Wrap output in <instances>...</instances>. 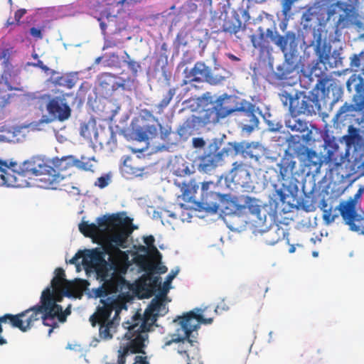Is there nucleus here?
<instances>
[{"label":"nucleus","mask_w":364,"mask_h":364,"mask_svg":"<svg viewBox=\"0 0 364 364\" xmlns=\"http://www.w3.org/2000/svg\"><path fill=\"white\" fill-rule=\"evenodd\" d=\"M41 311L38 304H36L17 314H6L0 316V346L7 343L6 339L2 336L3 328L1 323H9L13 328H16L23 332L30 330L34 323L40 320Z\"/></svg>","instance_id":"7"},{"label":"nucleus","mask_w":364,"mask_h":364,"mask_svg":"<svg viewBox=\"0 0 364 364\" xmlns=\"http://www.w3.org/2000/svg\"><path fill=\"white\" fill-rule=\"evenodd\" d=\"M318 51L319 53L318 57L321 62L326 63L329 61L331 55H330V50L328 53H325L324 52H321L319 50V46H317Z\"/></svg>","instance_id":"59"},{"label":"nucleus","mask_w":364,"mask_h":364,"mask_svg":"<svg viewBox=\"0 0 364 364\" xmlns=\"http://www.w3.org/2000/svg\"><path fill=\"white\" fill-rule=\"evenodd\" d=\"M13 165V163L9 165L6 161L0 159V185L11 186V178H12V176L9 173V171L10 166Z\"/></svg>","instance_id":"39"},{"label":"nucleus","mask_w":364,"mask_h":364,"mask_svg":"<svg viewBox=\"0 0 364 364\" xmlns=\"http://www.w3.org/2000/svg\"><path fill=\"white\" fill-rule=\"evenodd\" d=\"M43 28H39L36 27H32L30 29V34L36 39H42L43 38Z\"/></svg>","instance_id":"56"},{"label":"nucleus","mask_w":364,"mask_h":364,"mask_svg":"<svg viewBox=\"0 0 364 364\" xmlns=\"http://www.w3.org/2000/svg\"><path fill=\"white\" fill-rule=\"evenodd\" d=\"M239 152L255 161H259L264 154L263 148L258 144L228 142L224 145L222 140L215 138L199 158L198 169L205 173L210 172L221 166L225 157Z\"/></svg>","instance_id":"2"},{"label":"nucleus","mask_w":364,"mask_h":364,"mask_svg":"<svg viewBox=\"0 0 364 364\" xmlns=\"http://www.w3.org/2000/svg\"><path fill=\"white\" fill-rule=\"evenodd\" d=\"M99 80L100 86L105 92L106 95H111L120 87H124V84L121 82L120 78L111 73H102Z\"/></svg>","instance_id":"26"},{"label":"nucleus","mask_w":364,"mask_h":364,"mask_svg":"<svg viewBox=\"0 0 364 364\" xmlns=\"http://www.w3.org/2000/svg\"><path fill=\"white\" fill-rule=\"evenodd\" d=\"M21 171L25 174L39 176L38 181L42 183L40 186L43 188L50 187L52 182L55 181V176L48 173L49 171H52L51 166L46 164L40 158H32L25 161L22 164Z\"/></svg>","instance_id":"9"},{"label":"nucleus","mask_w":364,"mask_h":364,"mask_svg":"<svg viewBox=\"0 0 364 364\" xmlns=\"http://www.w3.org/2000/svg\"><path fill=\"white\" fill-rule=\"evenodd\" d=\"M230 76V73L222 67H215L210 69V73L207 78V82L212 85L221 84Z\"/></svg>","instance_id":"33"},{"label":"nucleus","mask_w":364,"mask_h":364,"mask_svg":"<svg viewBox=\"0 0 364 364\" xmlns=\"http://www.w3.org/2000/svg\"><path fill=\"white\" fill-rule=\"evenodd\" d=\"M324 146L326 149L324 161L329 164L331 168H337L344 163L345 156L339 150V146L334 140H325Z\"/></svg>","instance_id":"19"},{"label":"nucleus","mask_w":364,"mask_h":364,"mask_svg":"<svg viewBox=\"0 0 364 364\" xmlns=\"http://www.w3.org/2000/svg\"><path fill=\"white\" fill-rule=\"evenodd\" d=\"M176 87L169 89L166 95H165L162 100L156 105L158 114H161L164 109L169 105L173 96L176 95Z\"/></svg>","instance_id":"46"},{"label":"nucleus","mask_w":364,"mask_h":364,"mask_svg":"<svg viewBox=\"0 0 364 364\" xmlns=\"http://www.w3.org/2000/svg\"><path fill=\"white\" fill-rule=\"evenodd\" d=\"M12 48H4L0 53V61L2 60V78L7 80L11 77L14 73V67L11 63V54Z\"/></svg>","instance_id":"31"},{"label":"nucleus","mask_w":364,"mask_h":364,"mask_svg":"<svg viewBox=\"0 0 364 364\" xmlns=\"http://www.w3.org/2000/svg\"><path fill=\"white\" fill-rule=\"evenodd\" d=\"M95 184L97 186H98L100 188H103L108 185L107 178H106L105 177L101 176L97 178V182H96Z\"/></svg>","instance_id":"63"},{"label":"nucleus","mask_w":364,"mask_h":364,"mask_svg":"<svg viewBox=\"0 0 364 364\" xmlns=\"http://www.w3.org/2000/svg\"><path fill=\"white\" fill-rule=\"evenodd\" d=\"M308 11H326L327 20H329L331 17L336 13V11H343V4L338 1L336 4H331L327 9L321 6H317L312 7L309 9Z\"/></svg>","instance_id":"45"},{"label":"nucleus","mask_w":364,"mask_h":364,"mask_svg":"<svg viewBox=\"0 0 364 364\" xmlns=\"http://www.w3.org/2000/svg\"><path fill=\"white\" fill-rule=\"evenodd\" d=\"M83 252L85 255L82 264L92 267L104 261L105 259V255H107L102 247L101 248L96 247L92 250H85Z\"/></svg>","instance_id":"28"},{"label":"nucleus","mask_w":364,"mask_h":364,"mask_svg":"<svg viewBox=\"0 0 364 364\" xmlns=\"http://www.w3.org/2000/svg\"><path fill=\"white\" fill-rule=\"evenodd\" d=\"M62 296H55L50 287H46L42 292L38 308L41 311L40 319L43 324L50 327L48 334L53 332L54 328L58 326L55 321L57 318L60 322H64L68 315L70 314V310L67 308L63 311V308L57 302L61 301Z\"/></svg>","instance_id":"5"},{"label":"nucleus","mask_w":364,"mask_h":364,"mask_svg":"<svg viewBox=\"0 0 364 364\" xmlns=\"http://www.w3.org/2000/svg\"><path fill=\"white\" fill-rule=\"evenodd\" d=\"M133 364H149L146 356L136 355L134 358V363Z\"/></svg>","instance_id":"62"},{"label":"nucleus","mask_w":364,"mask_h":364,"mask_svg":"<svg viewBox=\"0 0 364 364\" xmlns=\"http://www.w3.org/2000/svg\"><path fill=\"white\" fill-rule=\"evenodd\" d=\"M361 65L364 66V51L360 52L359 54H354L350 58V66L358 69L360 68Z\"/></svg>","instance_id":"48"},{"label":"nucleus","mask_w":364,"mask_h":364,"mask_svg":"<svg viewBox=\"0 0 364 364\" xmlns=\"http://www.w3.org/2000/svg\"><path fill=\"white\" fill-rule=\"evenodd\" d=\"M127 282L125 279L120 275H112L110 278L104 280L101 287L97 288L95 291V296L101 299H105L111 294H116L122 291Z\"/></svg>","instance_id":"14"},{"label":"nucleus","mask_w":364,"mask_h":364,"mask_svg":"<svg viewBox=\"0 0 364 364\" xmlns=\"http://www.w3.org/2000/svg\"><path fill=\"white\" fill-rule=\"evenodd\" d=\"M165 294L160 296H156L154 298L150 304L148 306L153 311L159 314V316L165 315L168 309L164 303Z\"/></svg>","instance_id":"40"},{"label":"nucleus","mask_w":364,"mask_h":364,"mask_svg":"<svg viewBox=\"0 0 364 364\" xmlns=\"http://www.w3.org/2000/svg\"><path fill=\"white\" fill-rule=\"evenodd\" d=\"M239 103L236 97L225 94L220 96L214 105L218 109V112L220 113V114L225 118L236 112Z\"/></svg>","instance_id":"20"},{"label":"nucleus","mask_w":364,"mask_h":364,"mask_svg":"<svg viewBox=\"0 0 364 364\" xmlns=\"http://www.w3.org/2000/svg\"><path fill=\"white\" fill-rule=\"evenodd\" d=\"M149 285L153 288L161 286V281L159 277L149 278Z\"/></svg>","instance_id":"64"},{"label":"nucleus","mask_w":364,"mask_h":364,"mask_svg":"<svg viewBox=\"0 0 364 364\" xmlns=\"http://www.w3.org/2000/svg\"><path fill=\"white\" fill-rule=\"evenodd\" d=\"M210 184L213 182H203L201 187V198L197 203V206L195 207L196 210L199 211L205 210L210 213H216L218 210V198L219 195L214 192H208Z\"/></svg>","instance_id":"15"},{"label":"nucleus","mask_w":364,"mask_h":364,"mask_svg":"<svg viewBox=\"0 0 364 364\" xmlns=\"http://www.w3.org/2000/svg\"><path fill=\"white\" fill-rule=\"evenodd\" d=\"M77 80L78 77L77 75L70 74L58 77L55 80V84L68 89H71L75 85Z\"/></svg>","instance_id":"42"},{"label":"nucleus","mask_w":364,"mask_h":364,"mask_svg":"<svg viewBox=\"0 0 364 364\" xmlns=\"http://www.w3.org/2000/svg\"><path fill=\"white\" fill-rule=\"evenodd\" d=\"M99 221L100 225H105V231H107V233L103 234L98 244L107 255H112L117 259L127 261V254L120 248L127 247V238L132 233V230L125 225V223L131 222L130 218L123 219L119 215L113 214Z\"/></svg>","instance_id":"4"},{"label":"nucleus","mask_w":364,"mask_h":364,"mask_svg":"<svg viewBox=\"0 0 364 364\" xmlns=\"http://www.w3.org/2000/svg\"><path fill=\"white\" fill-rule=\"evenodd\" d=\"M125 58L124 62L127 64L128 68L130 70L134 75H136L138 71L141 69V65L139 62H136L131 59L130 55L124 51Z\"/></svg>","instance_id":"47"},{"label":"nucleus","mask_w":364,"mask_h":364,"mask_svg":"<svg viewBox=\"0 0 364 364\" xmlns=\"http://www.w3.org/2000/svg\"><path fill=\"white\" fill-rule=\"evenodd\" d=\"M100 2H101V1H98L97 4H93V6L97 11H99L100 12V17L97 19L100 21V28L105 34V30L108 27H113L116 26L117 16L116 15H110L107 14V9H101V7H104L105 5L102 6Z\"/></svg>","instance_id":"30"},{"label":"nucleus","mask_w":364,"mask_h":364,"mask_svg":"<svg viewBox=\"0 0 364 364\" xmlns=\"http://www.w3.org/2000/svg\"><path fill=\"white\" fill-rule=\"evenodd\" d=\"M210 69L204 63L197 62L191 70L186 68L184 73L186 74V77L189 79V81L200 82L204 80L207 82Z\"/></svg>","instance_id":"25"},{"label":"nucleus","mask_w":364,"mask_h":364,"mask_svg":"<svg viewBox=\"0 0 364 364\" xmlns=\"http://www.w3.org/2000/svg\"><path fill=\"white\" fill-rule=\"evenodd\" d=\"M154 269H156L157 272H159V274H164L168 270L166 266L161 264H157L156 266L149 265V267H147V269L149 270H152Z\"/></svg>","instance_id":"60"},{"label":"nucleus","mask_w":364,"mask_h":364,"mask_svg":"<svg viewBox=\"0 0 364 364\" xmlns=\"http://www.w3.org/2000/svg\"><path fill=\"white\" fill-rule=\"evenodd\" d=\"M119 43H120L119 41H114V40H112V39L107 38L105 41L102 49L105 50V49L117 47L119 45Z\"/></svg>","instance_id":"57"},{"label":"nucleus","mask_w":364,"mask_h":364,"mask_svg":"<svg viewBox=\"0 0 364 364\" xmlns=\"http://www.w3.org/2000/svg\"><path fill=\"white\" fill-rule=\"evenodd\" d=\"M220 31L230 35L234 34L237 38L242 39V36L240 35V33L245 31V26H242L237 14L231 16L225 15Z\"/></svg>","instance_id":"21"},{"label":"nucleus","mask_w":364,"mask_h":364,"mask_svg":"<svg viewBox=\"0 0 364 364\" xmlns=\"http://www.w3.org/2000/svg\"><path fill=\"white\" fill-rule=\"evenodd\" d=\"M144 332L140 330L132 331L129 333V328L125 334V337L129 340V342L124 346H120L118 350V358L117 364H125L126 358L129 354L144 353L143 348L144 347L145 336Z\"/></svg>","instance_id":"10"},{"label":"nucleus","mask_w":364,"mask_h":364,"mask_svg":"<svg viewBox=\"0 0 364 364\" xmlns=\"http://www.w3.org/2000/svg\"><path fill=\"white\" fill-rule=\"evenodd\" d=\"M199 188V183L195 179L190 180L188 183H183L182 191V199L187 203L193 204V208L197 206L198 200L196 198V194Z\"/></svg>","instance_id":"29"},{"label":"nucleus","mask_w":364,"mask_h":364,"mask_svg":"<svg viewBox=\"0 0 364 364\" xmlns=\"http://www.w3.org/2000/svg\"><path fill=\"white\" fill-rule=\"evenodd\" d=\"M107 216L98 218L95 223H88V222L82 221L79 224V230L85 237L92 238L94 240H97L98 243L101 240V237L103 236L105 225H100V220L102 218H106Z\"/></svg>","instance_id":"22"},{"label":"nucleus","mask_w":364,"mask_h":364,"mask_svg":"<svg viewBox=\"0 0 364 364\" xmlns=\"http://www.w3.org/2000/svg\"><path fill=\"white\" fill-rule=\"evenodd\" d=\"M75 166L80 170L94 172L96 168L97 161L95 157L87 158L82 156L80 159H75Z\"/></svg>","instance_id":"38"},{"label":"nucleus","mask_w":364,"mask_h":364,"mask_svg":"<svg viewBox=\"0 0 364 364\" xmlns=\"http://www.w3.org/2000/svg\"><path fill=\"white\" fill-rule=\"evenodd\" d=\"M328 80L326 77H321L318 80L317 83L316 84L313 90L309 92V95H306L307 97H313L316 96L318 100V92L320 91L322 95H325L326 92H328L327 83ZM320 102V100H318Z\"/></svg>","instance_id":"43"},{"label":"nucleus","mask_w":364,"mask_h":364,"mask_svg":"<svg viewBox=\"0 0 364 364\" xmlns=\"http://www.w3.org/2000/svg\"><path fill=\"white\" fill-rule=\"evenodd\" d=\"M218 109L213 105L212 108L207 109L203 116L204 121L208 124H215L220 121V119H223Z\"/></svg>","instance_id":"44"},{"label":"nucleus","mask_w":364,"mask_h":364,"mask_svg":"<svg viewBox=\"0 0 364 364\" xmlns=\"http://www.w3.org/2000/svg\"><path fill=\"white\" fill-rule=\"evenodd\" d=\"M230 172L232 182L236 188H243L247 191L252 188L251 175L247 166L242 163L235 162Z\"/></svg>","instance_id":"16"},{"label":"nucleus","mask_w":364,"mask_h":364,"mask_svg":"<svg viewBox=\"0 0 364 364\" xmlns=\"http://www.w3.org/2000/svg\"><path fill=\"white\" fill-rule=\"evenodd\" d=\"M159 317V314L153 311L149 307L145 310L144 314L143 319H141V323L139 325V323H134L129 326V333H131L133 331H137L140 330L144 333L150 331L151 327L155 323Z\"/></svg>","instance_id":"27"},{"label":"nucleus","mask_w":364,"mask_h":364,"mask_svg":"<svg viewBox=\"0 0 364 364\" xmlns=\"http://www.w3.org/2000/svg\"><path fill=\"white\" fill-rule=\"evenodd\" d=\"M52 171H49L48 173L55 176V181L52 182L50 186L53 188L54 185L59 184L67 176H70V173L66 172L75 166V158L72 155L63 156L60 159L55 158L52 160Z\"/></svg>","instance_id":"12"},{"label":"nucleus","mask_w":364,"mask_h":364,"mask_svg":"<svg viewBox=\"0 0 364 364\" xmlns=\"http://www.w3.org/2000/svg\"><path fill=\"white\" fill-rule=\"evenodd\" d=\"M141 0H102L100 4H102V6L107 5V6H117L119 5L124 4V3H132V2H138Z\"/></svg>","instance_id":"53"},{"label":"nucleus","mask_w":364,"mask_h":364,"mask_svg":"<svg viewBox=\"0 0 364 364\" xmlns=\"http://www.w3.org/2000/svg\"><path fill=\"white\" fill-rule=\"evenodd\" d=\"M205 144V141L203 138L196 137L193 139V145L195 148H203Z\"/></svg>","instance_id":"61"},{"label":"nucleus","mask_w":364,"mask_h":364,"mask_svg":"<svg viewBox=\"0 0 364 364\" xmlns=\"http://www.w3.org/2000/svg\"><path fill=\"white\" fill-rule=\"evenodd\" d=\"M338 208L345 223L349 226V229L364 235V213L357 212L355 200L350 199L346 202H341Z\"/></svg>","instance_id":"8"},{"label":"nucleus","mask_w":364,"mask_h":364,"mask_svg":"<svg viewBox=\"0 0 364 364\" xmlns=\"http://www.w3.org/2000/svg\"><path fill=\"white\" fill-rule=\"evenodd\" d=\"M108 255V261L105 259L102 262H100L92 267L95 269L97 277L102 281L109 277L111 270L118 272L123 269V272H126L127 269V261L122 260V259L120 258L117 259L112 255Z\"/></svg>","instance_id":"13"},{"label":"nucleus","mask_w":364,"mask_h":364,"mask_svg":"<svg viewBox=\"0 0 364 364\" xmlns=\"http://www.w3.org/2000/svg\"><path fill=\"white\" fill-rule=\"evenodd\" d=\"M105 65L109 67H117L119 64V55L114 53L110 54L105 61Z\"/></svg>","instance_id":"55"},{"label":"nucleus","mask_w":364,"mask_h":364,"mask_svg":"<svg viewBox=\"0 0 364 364\" xmlns=\"http://www.w3.org/2000/svg\"><path fill=\"white\" fill-rule=\"evenodd\" d=\"M283 105L288 108L291 119L286 122V126L292 132L303 133L309 130L308 123L296 117L301 114L311 116L321 109V105L316 96L307 97L304 92L296 91L294 95L284 90L279 93Z\"/></svg>","instance_id":"3"},{"label":"nucleus","mask_w":364,"mask_h":364,"mask_svg":"<svg viewBox=\"0 0 364 364\" xmlns=\"http://www.w3.org/2000/svg\"><path fill=\"white\" fill-rule=\"evenodd\" d=\"M268 35L272 42L278 46L283 53L288 50V46L295 45L296 35L294 32L288 31L284 36H281L271 28H268Z\"/></svg>","instance_id":"23"},{"label":"nucleus","mask_w":364,"mask_h":364,"mask_svg":"<svg viewBox=\"0 0 364 364\" xmlns=\"http://www.w3.org/2000/svg\"><path fill=\"white\" fill-rule=\"evenodd\" d=\"M283 229L277 227L276 230L270 229L265 232L264 239L267 245H273L280 241L283 238Z\"/></svg>","instance_id":"41"},{"label":"nucleus","mask_w":364,"mask_h":364,"mask_svg":"<svg viewBox=\"0 0 364 364\" xmlns=\"http://www.w3.org/2000/svg\"><path fill=\"white\" fill-rule=\"evenodd\" d=\"M212 322V318H205L203 315L193 311L178 316L173 320V323L178 326L176 333L172 335V338L166 341L165 345L177 343L176 350L187 364H198L200 359L198 342L196 340L198 329L201 323L210 324Z\"/></svg>","instance_id":"1"},{"label":"nucleus","mask_w":364,"mask_h":364,"mask_svg":"<svg viewBox=\"0 0 364 364\" xmlns=\"http://www.w3.org/2000/svg\"><path fill=\"white\" fill-rule=\"evenodd\" d=\"M243 208H247L250 213L255 218L252 221L256 223L257 225H260L264 223L266 215H262V205L257 199L250 196L244 197Z\"/></svg>","instance_id":"24"},{"label":"nucleus","mask_w":364,"mask_h":364,"mask_svg":"<svg viewBox=\"0 0 364 364\" xmlns=\"http://www.w3.org/2000/svg\"><path fill=\"white\" fill-rule=\"evenodd\" d=\"M351 171L359 173L360 175L364 174V155H362L360 159H355L351 165Z\"/></svg>","instance_id":"49"},{"label":"nucleus","mask_w":364,"mask_h":364,"mask_svg":"<svg viewBox=\"0 0 364 364\" xmlns=\"http://www.w3.org/2000/svg\"><path fill=\"white\" fill-rule=\"evenodd\" d=\"M26 14V10L25 9H20L17 10L14 14V20L11 18H9L5 23L6 27H9V26H12L15 24V21L16 24H19V21L21 18Z\"/></svg>","instance_id":"50"},{"label":"nucleus","mask_w":364,"mask_h":364,"mask_svg":"<svg viewBox=\"0 0 364 364\" xmlns=\"http://www.w3.org/2000/svg\"><path fill=\"white\" fill-rule=\"evenodd\" d=\"M135 135L140 141L152 139L158 135V128L155 125H146L144 127H139L135 131Z\"/></svg>","instance_id":"36"},{"label":"nucleus","mask_w":364,"mask_h":364,"mask_svg":"<svg viewBox=\"0 0 364 364\" xmlns=\"http://www.w3.org/2000/svg\"><path fill=\"white\" fill-rule=\"evenodd\" d=\"M157 126L159 128L160 138L164 141L168 140V136L171 133V127L168 126H163L159 123H158Z\"/></svg>","instance_id":"54"},{"label":"nucleus","mask_w":364,"mask_h":364,"mask_svg":"<svg viewBox=\"0 0 364 364\" xmlns=\"http://www.w3.org/2000/svg\"><path fill=\"white\" fill-rule=\"evenodd\" d=\"M353 104H348L345 102L338 110L336 117L337 119L343 114L351 112L353 111H362L364 109V100L363 98L358 97V101L354 100L353 98Z\"/></svg>","instance_id":"37"},{"label":"nucleus","mask_w":364,"mask_h":364,"mask_svg":"<svg viewBox=\"0 0 364 364\" xmlns=\"http://www.w3.org/2000/svg\"><path fill=\"white\" fill-rule=\"evenodd\" d=\"M290 71L284 68V66H278L277 71L274 73V76L277 80H282L289 78Z\"/></svg>","instance_id":"52"},{"label":"nucleus","mask_w":364,"mask_h":364,"mask_svg":"<svg viewBox=\"0 0 364 364\" xmlns=\"http://www.w3.org/2000/svg\"><path fill=\"white\" fill-rule=\"evenodd\" d=\"M235 115L241 119L240 124L243 129L247 131H252L259 124L255 114V105L245 100L240 102Z\"/></svg>","instance_id":"11"},{"label":"nucleus","mask_w":364,"mask_h":364,"mask_svg":"<svg viewBox=\"0 0 364 364\" xmlns=\"http://www.w3.org/2000/svg\"><path fill=\"white\" fill-rule=\"evenodd\" d=\"M154 242H155V239H154V236H152V235L146 236L144 239V242L146 244V245L153 251V252L154 253V255H156L157 259H161V253L157 250V248L154 246Z\"/></svg>","instance_id":"51"},{"label":"nucleus","mask_w":364,"mask_h":364,"mask_svg":"<svg viewBox=\"0 0 364 364\" xmlns=\"http://www.w3.org/2000/svg\"><path fill=\"white\" fill-rule=\"evenodd\" d=\"M85 252L83 251H78L75 256L70 260V263L73 264H79L78 260L82 259V262H83V257Z\"/></svg>","instance_id":"58"},{"label":"nucleus","mask_w":364,"mask_h":364,"mask_svg":"<svg viewBox=\"0 0 364 364\" xmlns=\"http://www.w3.org/2000/svg\"><path fill=\"white\" fill-rule=\"evenodd\" d=\"M102 306H98L96 311L90 317L92 326H99V336L102 340H110L116 331L117 324L110 316L116 307L114 299L108 297L101 299Z\"/></svg>","instance_id":"6"},{"label":"nucleus","mask_w":364,"mask_h":364,"mask_svg":"<svg viewBox=\"0 0 364 364\" xmlns=\"http://www.w3.org/2000/svg\"><path fill=\"white\" fill-rule=\"evenodd\" d=\"M55 277L52 279L50 283L51 292L55 296H62L60 289L63 284H68L69 282L65 279V274L63 268L58 267L55 270Z\"/></svg>","instance_id":"32"},{"label":"nucleus","mask_w":364,"mask_h":364,"mask_svg":"<svg viewBox=\"0 0 364 364\" xmlns=\"http://www.w3.org/2000/svg\"><path fill=\"white\" fill-rule=\"evenodd\" d=\"M296 165L295 157L290 154H285L277 165L279 168L278 180L282 182H291L294 179L296 180Z\"/></svg>","instance_id":"17"},{"label":"nucleus","mask_w":364,"mask_h":364,"mask_svg":"<svg viewBox=\"0 0 364 364\" xmlns=\"http://www.w3.org/2000/svg\"><path fill=\"white\" fill-rule=\"evenodd\" d=\"M46 109L51 117L60 122L68 119L71 114L70 107L59 97H53L50 100L46 105Z\"/></svg>","instance_id":"18"},{"label":"nucleus","mask_w":364,"mask_h":364,"mask_svg":"<svg viewBox=\"0 0 364 364\" xmlns=\"http://www.w3.org/2000/svg\"><path fill=\"white\" fill-rule=\"evenodd\" d=\"M251 42L255 48H258L261 52L268 51L271 48V40L268 35V28L266 33L261 32L259 35L250 36Z\"/></svg>","instance_id":"34"},{"label":"nucleus","mask_w":364,"mask_h":364,"mask_svg":"<svg viewBox=\"0 0 364 364\" xmlns=\"http://www.w3.org/2000/svg\"><path fill=\"white\" fill-rule=\"evenodd\" d=\"M322 163L321 157L315 151L307 149L304 164L309 170H312V171L315 173H318Z\"/></svg>","instance_id":"35"}]
</instances>
